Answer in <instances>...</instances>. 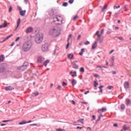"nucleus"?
Listing matches in <instances>:
<instances>
[{"label": "nucleus", "mask_w": 131, "mask_h": 131, "mask_svg": "<svg viewBox=\"0 0 131 131\" xmlns=\"http://www.w3.org/2000/svg\"><path fill=\"white\" fill-rule=\"evenodd\" d=\"M32 47V41L31 40H28L26 42L22 47V50L24 52H27L31 49Z\"/></svg>", "instance_id": "obj_1"}, {"label": "nucleus", "mask_w": 131, "mask_h": 131, "mask_svg": "<svg viewBox=\"0 0 131 131\" xmlns=\"http://www.w3.org/2000/svg\"><path fill=\"white\" fill-rule=\"evenodd\" d=\"M43 39V35L42 33H39L37 34V36L35 38V42L36 43H40L42 40Z\"/></svg>", "instance_id": "obj_2"}, {"label": "nucleus", "mask_w": 131, "mask_h": 131, "mask_svg": "<svg viewBox=\"0 0 131 131\" xmlns=\"http://www.w3.org/2000/svg\"><path fill=\"white\" fill-rule=\"evenodd\" d=\"M49 47H50V45H49V43H45L42 45L41 47V50L43 52H48L49 51Z\"/></svg>", "instance_id": "obj_3"}, {"label": "nucleus", "mask_w": 131, "mask_h": 131, "mask_svg": "<svg viewBox=\"0 0 131 131\" xmlns=\"http://www.w3.org/2000/svg\"><path fill=\"white\" fill-rule=\"evenodd\" d=\"M57 33H58V29H57V27L53 28L49 31V34L51 35H54L57 34Z\"/></svg>", "instance_id": "obj_4"}, {"label": "nucleus", "mask_w": 131, "mask_h": 131, "mask_svg": "<svg viewBox=\"0 0 131 131\" xmlns=\"http://www.w3.org/2000/svg\"><path fill=\"white\" fill-rule=\"evenodd\" d=\"M53 22H56V24H62V18L60 17H53Z\"/></svg>", "instance_id": "obj_5"}, {"label": "nucleus", "mask_w": 131, "mask_h": 131, "mask_svg": "<svg viewBox=\"0 0 131 131\" xmlns=\"http://www.w3.org/2000/svg\"><path fill=\"white\" fill-rule=\"evenodd\" d=\"M7 68V64L3 63L0 64V73L2 72H4L6 71V69Z\"/></svg>", "instance_id": "obj_6"}, {"label": "nucleus", "mask_w": 131, "mask_h": 131, "mask_svg": "<svg viewBox=\"0 0 131 131\" xmlns=\"http://www.w3.org/2000/svg\"><path fill=\"white\" fill-rule=\"evenodd\" d=\"M77 63H78L77 61H75L72 62L73 68H74V69H78V64H77Z\"/></svg>", "instance_id": "obj_7"}, {"label": "nucleus", "mask_w": 131, "mask_h": 131, "mask_svg": "<svg viewBox=\"0 0 131 131\" xmlns=\"http://www.w3.org/2000/svg\"><path fill=\"white\" fill-rule=\"evenodd\" d=\"M56 13H57V10L52 9L50 10L49 14L50 16H53V15H55V14H56Z\"/></svg>", "instance_id": "obj_8"}, {"label": "nucleus", "mask_w": 131, "mask_h": 131, "mask_svg": "<svg viewBox=\"0 0 131 131\" xmlns=\"http://www.w3.org/2000/svg\"><path fill=\"white\" fill-rule=\"evenodd\" d=\"M84 120V119H82L80 120H78L76 122H75V125H78V124L79 122L82 123V124H84V122H83V121Z\"/></svg>", "instance_id": "obj_9"}, {"label": "nucleus", "mask_w": 131, "mask_h": 131, "mask_svg": "<svg viewBox=\"0 0 131 131\" xmlns=\"http://www.w3.org/2000/svg\"><path fill=\"white\" fill-rule=\"evenodd\" d=\"M106 111H107V108L105 107H102V108L98 110V113H101V112H106Z\"/></svg>", "instance_id": "obj_10"}, {"label": "nucleus", "mask_w": 131, "mask_h": 131, "mask_svg": "<svg viewBox=\"0 0 131 131\" xmlns=\"http://www.w3.org/2000/svg\"><path fill=\"white\" fill-rule=\"evenodd\" d=\"M125 103L127 106H128V105H130V104H131L130 99H129L128 98L126 99Z\"/></svg>", "instance_id": "obj_11"}, {"label": "nucleus", "mask_w": 131, "mask_h": 131, "mask_svg": "<svg viewBox=\"0 0 131 131\" xmlns=\"http://www.w3.org/2000/svg\"><path fill=\"white\" fill-rule=\"evenodd\" d=\"M14 89V87L12 86H9L5 88L6 91H13V90Z\"/></svg>", "instance_id": "obj_12"}, {"label": "nucleus", "mask_w": 131, "mask_h": 131, "mask_svg": "<svg viewBox=\"0 0 131 131\" xmlns=\"http://www.w3.org/2000/svg\"><path fill=\"white\" fill-rule=\"evenodd\" d=\"M124 86L125 89H128L129 88V84L128 83V82H125L124 83Z\"/></svg>", "instance_id": "obj_13"}, {"label": "nucleus", "mask_w": 131, "mask_h": 131, "mask_svg": "<svg viewBox=\"0 0 131 131\" xmlns=\"http://www.w3.org/2000/svg\"><path fill=\"white\" fill-rule=\"evenodd\" d=\"M44 60H45V58L41 57H39L37 59L38 62H39V63H41V62H43Z\"/></svg>", "instance_id": "obj_14"}, {"label": "nucleus", "mask_w": 131, "mask_h": 131, "mask_svg": "<svg viewBox=\"0 0 131 131\" xmlns=\"http://www.w3.org/2000/svg\"><path fill=\"white\" fill-rule=\"evenodd\" d=\"M25 69H26V67H25L24 66L18 68V70H20V71H24Z\"/></svg>", "instance_id": "obj_15"}, {"label": "nucleus", "mask_w": 131, "mask_h": 131, "mask_svg": "<svg viewBox=\"0 0 131 131\" xmlns=\"http://www.w3.org/2000/svg\"><path fill=\"white\" fill-rule=\"evenodd\" d=\"M32 30H33V28H32V27H29L26 30V33H29L30 32H32Z\"/></svg>", "instance_id": "obj_16"}, {"label": "nucleus", "mask_w": 131, "mask_h": 131, "mask_svg": "<svg viewBox=\"0 0 131 131\" xmlns=\"http://www.w3.org/2000/svg\"><path fill=\"white\" fill-rule=\"evenodd\" d=\"M17 23V26H16V28L15 29V30H17V29H18V27H19V26L20 25V23H21V19L20 18H18Z\"/></svg>", "instance_id": "obj_17"}, {"label": "nucleus", "mask_w": 131, "mask_h": 131, "mask_svg": "<svg viewBox=\"0 0 131 131\" xmlns=\"http://www.w3.org/2000/svg\"><path fill=\"white\" fill-rule=\"evenodd\" d=\"M99 33H100V31H98L96 32L95 35L98 36V38H97V40H99V39H100V38H101V35L99 34Z\"/></svg>", "instance_id": "obj_18"}, {"label": "nucleus", "mask_w": 131, "mask_h": 131, "mask_svg": "<svg viewBox=\"0 0 131 131\" xmlns=\"http://www.w3.org/2000/svg\"><path fill=\"white\" fill-rule=\"evenodd\" d=\"M25 13H26V10H21L19 12V14L21 16H25Z\"/></svg>", "instance_id": "obj_19"}, {"label": "nucleus", "mask_w": 131, "mask_h": 131, "mask_svg": "<svg viewBox=\"0 0 131 131\" xmlns=\"http://www.w3.org/2000/svg\"><path fill=\"white\" fill-rule=\"evenodd\" d=\"M97 42H95L92 45V50H95V49L97 48Z\"/></svg>", "instance_id": "obj_20"}, {"label": "nucleus", "mask_w": 131, "mask_h": 131, "mask_svg": "<svg viewBox=\"0 0 131 131\" xmlns=\"http://www.w3.org/2000/svg\"><path fill=\"white\" fill-rule=\"evenodd\" d=\"M5 27H7V21H4V25L0 26V28H4Z\"/></svg>", "instance_id": "obj_21"}, {"label": "nucleus", "mask_w": 131, "mask_h": 131, "mask_svg": "<svg viewBox=\"0 0 131 131\" xmlns=\"http://www.w3.org/2000/svg\"><path fill=\"white\" fill-rule=\"evenodd\" d=\"M68 57L69 59L72 60V59H73V57H74V55H73V54H70L68 55Z\"/></svg>", "instance_id": "obj_22"}, {"label": "nucleus", "mask_w": 131, "mask_h": 131, "mask_svg": "<svg viewBox=\"0 0 131 131\" xmlns=\"http://www.w3.org/2000/svg\"><path fill=\"white\" fill-rule=\"evenodd\" d=\"M76 83H77L76 80L74 79L72 80V85H73V86H74V85H75V84H76Z\"/></svg>", "instance_id": "obj_23"}, {"label": "nucleus", "mask_w": 131, "mask_h": 131, "mask_svg": "<svg viewBox=\"0 0 131 131\" xmlns=\"http://www.w3.org/2000/svg\"><path fill=\"white\" fill-rule=\"evenodd\" d=\"M107 7H108V4H105L101 9L102 12H104L107 9Z\"/></svg>", "instance_id": "obj_24"}, {"label": "nucleus", "mask_w": 131, "mask_h": 131, "mask_svg": "<svg viewBox=\"0 0 131 131\" xmlns=\"http://www.w3.org/2000/svg\"><path fill=\"white\" fill-rule=\"evenodd\" d=\"M11 36H13V34H11L8 36H7L6 39H5L3 41H1V42H4V41H6V40H7V39H9V38H10V37H11Z\"/></svg>", "instance_id": "obj_25"}, {"label": "nucleus", "mask_w": 131, "mask_h": 131, "mask_svg": "<svg viewBox=\"0 0 131 131\" xmlns=\"http://www.w3.org/2000/svg\"><path fill=\"white\" fill-rule=\"evenodd\" d=\"M70 74H72V76L73 77H74V76H76L77 74H76V72H70Z\"/></svg>", "instance_id": "obj_26"}, {"label": "nucleus", "mask_w": 131, "mask_h": 131, "mask_svg": "<svg viewBox=\"0 0 131 131\" xmlns=\"http://www.w3.org/2000/svg\"><path fill=\"white\" fill-rule=\"evenodd\" d=\"M4 59H5L4 55H1L0 56V62H3L4 61Z\"/></svg>", "instance_id": "obj_27"}, {"label": "nucleus", "mask_w": 131, "mask_h": 131, "mask_svg": "<svg viewBox=\"0 0 131 131\" xmlns=\"http://www.w3.org/2000/svg\"><path fill=\"white\" fill-rule=\"evenodd\" d=\"M83 53H84V49L82 48L81 49V52L79 53L80 56H82Z\"/></svg>", "instance_id": "obj_28"}, {"label": "nucleus", "mask_w": 131, "mask_h": 131, "mask_svg": "<svg viewBox=\"0 0 131 131\" xmlns=\"http://www.w3.org/2000/svg\"><path fill=\"white\" fill-rule=\"evenodd\" d=\"M50 63V60H47L44 63L43 65L45 66V67H47V65Z\"/></svg>", "instance_id": "obj_29"}, {"label": "nucleus", "mask_w": 131, "mask_h": 131, "mask_svg": "<svg viewBox=\"0 0 131 131\" xmlns=\"http://www.w3.org/2000/svg\"><path fill=\"white\" fill-rule=\"evenodd\" d=\"M129 128V127H126V125H124L123 126V129L124 130H127V129H128Z\"/></svg>", "instance_id": "obj_30"}, {"label": "nucleus", "mask_w": 131, "mask_h": 131, "mask_svg": "<svg viewBox=\"0 0 131 131\" xmlns=\"http://www.w3.org/2000/svg\"><path fill=\"white\" fill-rule=\"evenodd\" d=\"M121 110H124V109H125V105H124V104H121Z\"/></svg>", "instance_id": "obj_31"}, {"label": "nucleus", "mask_w": 131, "mask_h": 131, "mask_svg": "<svg viewBox=\"0 0 131 131\" xmlns=\"http://www.w3.org/2000/svg\"><path fill=\"white\" fill-rule=\"evenodd\" d=\"M26 123H27V122L25 121H22V122H20L19 123V124L20 125H22V124H26Z\"/></svg>", "instance_id": "obj_32"}, {"label": "nucleus", "mask_w": 131, "mask_h": 131, "mask_svg": "<svg viewBox=\"0 0 131 131\" xmlns=\"http://www.w3.org/2000/svg\"><path fill=\"white\" fill-rule=\"evenodd\" d=\"M103 85H101L99 87V89L100 90V93H103V90L102 89V88H103Z\"/></svg>", "instance_id": "obj_33"}, {"label": "nucleus", "mask_w": 131, "mask_h": 131, "mask_svg": "<svg viewBox=\"0 0 131 131\" xmlns=\"http://www.w3.org/2000/svg\"><path fill=\"white\" fill-rule=\"evenodd\" d=\"M63 7H67L68 6V3L67 2H64L62 4Z\"/></svg>", "instance_id": "obj_34"}, {"label": "nucleus", "mask_w": 131, "mask_h": 131, "mask_svg": "<svg viewBox=\"0 0 131 131\" xmlns=\"http://www.w3.org/2000/svg\"><path fill=\"white\" fill-rule=\"evenodd\" d=\"M56 130L57 131H66L65 129H62V128H56Z\"/></svg>", "instance_id": "obj_35"}, {"label": "nucleus", "mask_w": 131, "mask_h": 131, "mask_svg": "<svg viewBox=\"0 0 131 131\" xmlns=\"http://www.w3.org/2000/svg\"><path fill=\"white\" fill-rule=\"evenodd\" d=\"M80 72H84V68L83 67H81L80 68Z\"/></svg>", "instance_id": "obj_36"}, {"label": "nucleus", "mask_w": 131, "mask_h": 131, "mask_svg": "<svg viewBox=\"0 0 131 131\" xmlns=\"http://www.w3.org/2000/svg\"><path fill=\"white\" fill-rule=\"evenodd\" d=\"M113 86H107V89L108 90H113Z\"/></svg>", "instance_id": "obj_37"}, {"label": "nucleus", "mask_w": 131, "mask_h": 131, "mask_svg": "<svg viewBox=\"0 0 131 131\" xmlns=\"http://www.w3.org/2000/svg\"><path fill=\"white\" fill-rule=\"evenodd\" d=\"M12 10H13V8L12 7V6H10L9 9V13H11Z\"/></svg>", "instance_id": "obj_38"}, {"label": "nucleus", "mask_w": 131, "mask_h": 131, "mask_svg": "<svg viewBox=\"0 0 131 131\" xmlns=\"http://www.w3.org/2000/svg\"><path fill=\"white\" fill-rule=\"evenodd\" d=\"M33 96H38L39 95V93L38 92L34 93L32 94Z\"/></svg>", "instance_id": "obj_39"}, {"label": "nucleus", "mask_w": 131, "mask_h": 131, "mask_svg": "<svg viewBox=\"0 0 131 131\" xmlns=\"http://www.w3.org/2000/svg\"><path fill=\"white\" fill-rule=\"evenodd\" d=\"M23 66H24V67H26V68H27V66H28V62H25V63H24Z\"/></svg>", "instance_id": "obj_40"}, {"label": "nucleus", "mask_w": 131, "mask_h": 131, "mask_svg": "<svg viewBox=\"0 0 131 131\" xmlns=\"http://www.w3.org/2000/svg\"><path fill=\"white\" fill-rule=\"evenodd\" d=\"M117 38L120 39V40H122V41H123L124 40V39H123V37H117Z\"/></svg>", "instance_id": "obj_41"}, {"label": "nucleus", "mask_w": 131, "mask_h": 131, "mask_svg": "<svg viewBox=\"0 0 131 131\" xmlns=\"http://www.w3.org/2000/svg\"><path fill=\"white\" fill-rule=\"evenodd\" d=\"M98 82H97V81L94 82V86H95V88H96L97 85H98Z\"/></svg>", "instance_id": "obj_42"}, {"label": "nucleus", "mask_w": 131, "mask_h": 131, "mask_svg": "<svg viewBox=\"0 0 131 131\" xmlns=\"http://www.w3.org/2000/svg\"><path fill=\"white\" fill-rule=\"evenodd\" d=\"M17 8H18V10L19 11V12H20L21 11H22V8L20 6H18Z\"/></svg>", "instance_id": "obj_43"}, {"label": "nucleus", "mask_w": 131, "mask_h": 131, "mask_svg": "<svg viewBox=\"0 0 131 131\" xmlns=\"http://www.w3.org/2000/svg\"><path fill=\"white\" fill-rule=\"evenodd\" d=\"M67 85V83L65 82H62V86H66Z\"/></svg>", "instance_id": "obj_44"}, {"label": "nucleus", "mask_w": 131, "mask_h": 131, "mask_svg": "<svg viewBox=\"0 0 131 131\" xmlns=\"http://www.w3.org/2000/svg\"><path fill=\"white\" fill-rule=\"evenodd\" d=\"M99 40V42H100V43H102V42H103V39H101V38H99V40Z\"/></svg>", "instance_id": "obj_45"}, {"label": "nucleus", "mask_w": 131, "mask_h": 131, "mask_svg": "<svg viewBox=\"0 0 131 131\" xmlns=\"http://www.w3.org/2000/svg\"><path fill=\"white\" fill-rule=\"evenodd\" d=\"M74 2V0H70L69 1V4H73V2Z\"/></svg>", "instance_id": "obj_46"}, {"label": "nucleus", "mask_w": 131, "mask_h": 131, "mask_svg": "<svg viewBox=\"0 0 131 131\" xmlns=\"http://www.w3.org/2000/svg\"><path fill=\"white\" fill-rule=\"evenodd\" d=\"M68 44L67 45V46H66V48L67 49H68V48H69V45H70V43L69 42V41L68 42Z\"/></svg>", "instance_id": "obj_47"}, {"label": "nucleus", "mask_w": 131, "mask_h": 131, "mask_svg": "<svg viewBox=\"0 0 131 131\" xmlns=\"http://www.w3.org/2000/svg\"><path fill=\"white\" fill-rule=\"evenodd\" d=\"M71 36H72V35L70 34V35L69 36V38H68V42L69 41V40L70 39V37H71Z\"/></svg>", "instance_id": "obj_48"}, {"label": "nucleus", "mask_w": 131, "mask_h": 131, "mask_svg": "<svg viewBox=\"0 0 131 131\" xmlns=\"http://www.w3.org/2000/svg\"><path fill=\"white\" fill-rule=\"evenodd\" d=\"M89 43H90V41H86L84 43V45H85V46H87V45H89Z\"/></svg>", "instance_id": "obj_49"}, {"label": "nucleus", "mask_w": 131, "mask_h": 131, "mask_svg": "<svg viewBox=\"0 0 131 131\" xmlns=\"http://www.w3.org/2000/svg\"><path fill=\"white\" fill-rule=\"evenodd\" d=\"M57 89L59 90L60 91V90H61V86L58 85L57 88Z\"/></svg>", "instance_id": "obj_50"}, {"label": "nucleus", "mask_w": 131, "mask_h": 131, "mask_svg": "<svg viewBox=\"0 0 131 131\" xmlns=\"http://www.w3.org/2000/svg\"><path fill=\"white\" fill-rule=\"evenodd\" d=\"M80 37H81V35H79L77 38L78 40H79V39H80Z\"/></svg>", "instance_id": "obj_51"}, {"label": "nucleus", "mask_w": 131, "mask_h": 131, "mask_svg": "<svg viewBox=\"0 0 131 131\" xmlns=\"http://www.w3.org/2000/svg\"><path fill=\"white\" fill-rule=\"evenodd\" d=\"M20 39V37H18L15 40V41H18Z\"/></svg>", "instance_id": "obj_52"}, {"label": "nucleus", "mask_w": 131, "mask_h": 131, "mask_svg": "<svg viewBox=\"0 0 131 131\" xmlns=\"http://www.w3.org/2000/svg\"><path fill=\"white\" fill-rule=\"evenodd\" d=\"M114 52V50H112L110 52V55H111L112 53H113Z\"/></svg>", "instance_id": "obj_53"}, {"label": "nucleus", "mask_w": 131, "mask_h": 131, "mask_svg": "<svg viewBox=\"0 0 131 131\" xmlns=\"http://www.w3.org/2000/svg\"><path fill=\"white\" fill-rule=\"evenodd\" d=\"M81 104H85V105H86L88 104V102H81Z\"/></svg>", "instance_id": "obj_54"}, {"label": "nucleus", "mask_w": 131, "mask_h": 131, "mask_svg": "<svg viewBox=\"0 0 131 131\" xmlns=\"http://www.w3.org/2000/svg\"><path fill=\"white\" fill-rule=\"evenodd\" d=\"M57 49H55V50H54V55H56V54H57Z\"/></svg>", "instance_id": "obj_55"}, {"label": "nucleus", "mask_w": 131, "mask_h": 131, "mask_svg": "<svg viewBox=\"0 0 131 131\" xmlns=\"http://www.w3.org/2000/svg\"><path fill=\"white\" fill-rule=\"evenodd\" d=\"M114 10H116V9H118V6H114Z\"/></svg>", "instance_id": "obj_56"}, {"label": "nucleus", "mask_w": 131, "mask_h": 131, "mask_svg": "<svg viewBox=\"0 0 131 131\" xmlns=\"http://www.w3.org/2000/svg\"><path fill=\"white\" fill-rule=\"evenodd\" d=\"M94 77H99V75H98V74H95Z\"/></svg>", "instance_id": "obj_57"}, {"label": "nucleus", "mask_w": 131, "mask_h": 131, "mask_svg": "<svg viewBox=\"0 0 131 131\" xmlns=\"http://www.w3.org/2000/svg\"><path fill=\"white\" fill-rule=\"evenodd\" d=\"M103 32H104V29H102L101 31V35H102V34H103Z\"/></svg>", "instance_id": "obj_58"}, {"label": "nucleus", "mask_w": 131, "mask_h": 131, "mask_svg": "<svg viewBox=\"0 0 131 131\" xmlns=\"http://www.w3.org/2000/svg\"><path fill=\"white\" fill-rule=\"evenodd\" d=\"M9 121H10V120H3V122H9Z\"/></svg>", "instance_id": "obj_59"}, {"label": "nucleus", "mask_w": 131, "mask_h": 131, "mask_svg": "<svg viewBox=\"0 0 131 131\" xmlns=\"http://www.w3.org/2000/svg\"><path fill=\"white\" fill-rule=\"evenodd\" d=\"M112 61L113 63V62H114V56L112 57Z\"/></svg>", "instance_id": "obj_60"}, {"label": "nucleus", "mask_w": 131, "mask_h": 131, "mask_svg": "<svg viewBox=\"0 0 131 131\" xmlns=\"http://www.w3.org/2000/svg\"><path fill=\"white\" fill-rule=\"evenodd\" d=\"M89 93H90V91H86L84 93V95H87V94H89Z\"/></svg>", "instance_id": "obj_61"}, {"label": "nucleus", "mask_w": 131, "mask_h": 131, "mask_svg": "<svg viewBox=\"0 0 131 131\" xmlns=\"http://www.w3.org/2000/svg\"><path fill=\"white\" fill-rule=\"evenodd\" d=\"M76 19H77V17H74L73 19L74 20V21H75Z\"/></svg>", "instance_id": "obj_62"}, {"label": "nucleus", "mask_w": 131, "mask_h": 131, "mask_svg": "<svg viewBox=\"0 0 131 131\" xmlns=\"http://www.w3.org/2000/svg\"><path fill=\"white\" fill-rule=\"evenodd\" d=\"M72 102L73 103V105H75V101H74V100H72Z\"/></svg>", "instance_id": "obj_63"}, {"label": "nucleus", "mask_w": 131, "mask_h": 131, "mask_svg": "<svg viewBox=\"0 0 131 131\" xmlns=\"http://www.w3.org/2000/svg\"><path fill=\"white\" fill-rule=\"evenodd\" d=\"M128 6L127 5H125V6L124 7L123 9H127Z\"/></svg>", "instance_id": "obj_64"}]
</instances>
